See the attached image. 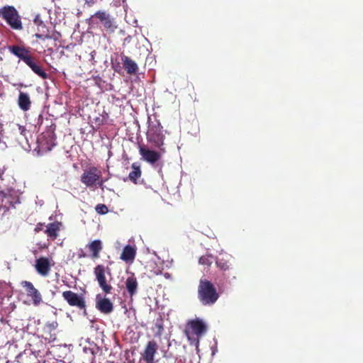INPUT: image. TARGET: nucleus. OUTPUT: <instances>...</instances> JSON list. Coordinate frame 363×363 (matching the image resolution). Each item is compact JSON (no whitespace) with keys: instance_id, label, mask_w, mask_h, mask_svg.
I'll return each mask as SVG.
<instances>
[{"instance_id":"1","label":"nucleus","mask_w":363,"mask_h":363,"mask_svg":"<svg viewBox=\"0 0 363 363\" xmlns=\"http://www.w3.org/2000/svg\"><path fill=\"white\" fill-rule=\"evenodd\" d=\"M151 118H149V123ZM147 143L139 145V151L143 159H159V129L155 125L150 123L147 132Z\"/></svg>"},{"instance_id":"2","label":"nucleus","mask_w":363,"mask_h":363,"mask_svg":"<svg viewBox=\"0 0 363 363\" xmlns=\"http://www.w3.org/2000/svg\"><path fill=\"white\" fill-rule=\"evenodd\" d=\"M0 17L4 19L11 28L16 30L23 29L21 16L13 6H5L0 9Z\"/></svg>"},{"instance_id":"3","label":"nucleus","mask_w":363,"mask_h":363,"mask_svg":"<svg viewBox=\"0 0 363 363\" xmlns=\"http://www.w3.org/2000/svg\"><path fill=\"white\" fill-rule=\"evenodd\" d=\"M89 21V24H94L100 22L103 24L104 28L110 33H113L116 28L111 15L105 11H97L91 16Z\"/></svg>"},{"instance_id":"4","label":"nucleus","mask_w":363,"mask_h":363,"mask_svg":"<svg viewBox=\"0 0 363 363\" xmlns=\"http://www.w3.org/2000/svg\"><path fill=\"white\" fill-rule=\"evenodd\" d=\"M55 125L52 124L48 127L46 131L42 133V137L40 139L39 148L42 152H49L55 145L56 135L55 133Z\"/></svg>"},{"instance_id":"5","label":"nucleus","mask_w":363,"mask_h":363,"mask_svg":"<svg viewBox=\"0 0 363 363\" xmlns=\"http://www.w3.org/2000/svg\"><path fill=\"white\" fill-rule=\"evenodd\" d=\"M65 301L72 307H76L79 310H86V301L83 294H78L72 291H65L62 294Z\"/></svg>"},{"instance_id":"6","label":"nucleus","mask_w":363,"mask_h":363,"mask_svg":"<svg viewBox=\"0 0 363 363\" xmlns=\"http://www.w3.org/2000/svg\"><path fill=\"white\" fill-rule=\"evenodd\" d=\"M101 177V171L96 167H92L84 172L81 176V182L88 187H91L97 184L102 185V182H100Z\"/></svg>"},{"instance_id":"7","label":"nucleus","mask_w":363,"mask_h":363,"mask_svg":"<svg viewBox=\"0 0 363 363\" xmlns=\"http://www.w3.org/2000/svg\"><path fill=\"white\" fill-rule=\"evenodd\" d=\"M94 274L103 291L105 294H110L112 290V286L106 282L105 267L103 264H98L94 269Z\"/></svg>"},{"instance_id":"8","label":"nucleus","mask_w":363,"mask_h":363,"mask_svg":"<svg viewBox=\"0 0 363 363\" xmlns=\"http://www.w3.org/2000/svg\"><path fill=\"white\" fill-rule=\"evenodd\" d=\"M21 285L26 289L27 295L32 298L35 306H38L43 301L40 293L30 281H23Z\"/></svg>"},{"instance_id":"9","label":"nucleus","mask_w":363,"mask_h":363,"mask_svg":"<svg viewBox=\"0 0 363 363\" xmlns=\"http://www.w3.org/2000/svg\"><path fill=\"white\" fill-rule=\"evenodd\" d=\"M125 286L128 296L132 300L138 291V281L133 273H130V275L125 279Z\"/></svg>"},{"instance_id":"10","label":"nucleus","mask_w":363,"mask_h":363,"mask_svg":"<svg viewBox=\"0 0 363 363\" xmlns=\"http://www.w3.org/2000/svg\"><path fill=\"white\" fill-rule=\"evenodd\" d=\"M36 272L43 277H47L51 269V264L48 257H40L35 261Z\"/></svg>"},{"instance_id":"11","label":"nucleus","mask_w":363,"mask_h":363,"mask_svg":"<svg viewBox=\"0 0 363 363\" xmlns=\"http://www.w3.org/2000/svg\"><path fill=\"white\" fill-rule=\"evenodd\" d=\"M9 51L23 60L26 64L33 57L28 49L23 46L12 45L9 47Z\"/></svg>"},{"instance_id":"12","label":"nucleus","mask_w":363,"mask_h":363,"mask_svg":"<svg viewBox=\"0 0 363 363\" xmlns=\"http://www.w3.org/2000/svg\"><path fill=\"white\" fill-rule=\"evenodd\" d=\"M61 226L62 223L58 221L48 223L45 225L44 233L47 235L49 240L54 241L59 235Z\"/></svg>"},{"instance_id":"13","label":"nucleus","mask_w":363,"mask_h":363,"mask_svg":"<svg viewBox=\"0 0 363 363\" xmlns=\"http://www.w3.org/2000/svg\"><path fill=\"white\" fill-rule=\"evenodd\" d=\"M121 59L123 65V68L128 74H135L138 72V66L137 63L130 57L125 55L123 53H121Z\"/></svg>"},{"instance_id":"14","label":"nucleus","mask_w":363,"mask_h":363,"mask_svg":"<svg viewBox=\"0 0 363 363\" xmlns=\"http://www.w3.org/2000/svg\"><path fill=\"white\" fill-rule=\"evenodd\" d=\"M96 307L100 312L104 314H109L113 311L112 302L108 298H101L99 296L96 298Z\"/></svg>"},{"instance_id":"15","label":"nucleus","mask_w":363,"mask_h":363,"mask_svg":"<svg viewBox=\"0 0 363 363\" xmlns=\"http://www.w3.org/2000/svg\"><path fill=\"white\" fill-rule=\"evenodd\" d=\"M157 350V345L155 341H150L148 342L145 350L143 354V359L147 363H152L154 359L155 354L156 353Z\"/></svg>"},{"instance_id":"16","label":"nucleus","mask_w":363,"mask_h":363,"mask_svg":"<svg viewBox=\"0 0 363 363\" xmlns=\"http://www.w3.org/2000/svg\"><path fill=\"white\" fill-rule=\"evenodd\" d=\"M136 255V250L130 245H126L121 255V259L125 262H132Z\"/></svg>"},{"instance_id":"17","label":"nucleus","mask_w":363,"mask_h":363,"mask_svg":"<svg viewBox=\"0 0 363 363\" xmlns=\"http://www.w3.org/2000/svg\"><path fill=\"white\" fill-rule=\"evenodd\" d=\"M89 250L91 252L92 259H97L99 257V254L102 250V242L99 240H95L87 245Z\"/></svg>"},{"instance_id":"18","label":"nucleus","mask_w":363,"mask_h":363,"mask_svg":"<svg viewBox=\"0 0 363 363\" xmlns=\"http://www.w3.org/2000/svg\"><path fill=\"white\" fill-rule=\"evenodd\" d=\"M18 105L19 108L23 111H27L30 109L31 101L27 93H19L18 98Z\"/></svg>"},{"instance_id":"19","label":"nucleus","mask_w":363,"mask_h":363,"mask_svg":"<svg viewBox=\"0 0 363 363\" xmlns=\"http://www.w3.org/2000/svg\"><path fill=\"white\" fill-rule=\"evenodd\" d=\"M26 65L32 69V71L40 77L43 79H46L48 77V74L43 70L41 66L38 65L34 58L32 57Z\"/></svg>"},{"instance_id":"20","label":"nucleus","mask_w":363,"mask_h":363,"mask_svg":"<svg viewBox=\"0 0 363 363\" xmlns=\"http://www.w3.org/2000/svg\"><path fill=\"white\" fill-rule=\"evenodd\" d=\"M131 167H132V170L129 173L128 177L131 182L136 184L137 180L141 176L140 164L138 162H134V163H133Z\"/></svg>"},{"instance_id":"21","label":"nucleus","mask_w":363,"mask_h":363,"mask_svg":"<svg viewBox=\"0 0 363 363\" xmlns=\"http://www.w3.org/2000/svg\"><path fill=\"white\" fill-rule=\"evenodd\" d=\"M36 38L41 39V40H45V39H54L57 40L59 37L60 36V33L54 31L52 35L50 34L49 30H47L45 32V30H43V33H35V35Z\"/></svg>"},{"instance_id":"22","label":"nucleus","mask_w":363,"mask_h":363,"mask_svg":"<svg viewBox=\"0 0 363 363\" xmlns=\"http://www.w3.org/2000/svg\"><path fill=\"white\" fill-rule=\"evenodd\" d=\"M13 198L11 193H9L3 199L2 205H0V208H2L4 212L9 210L11 207H13Z\"/></svg>"},{"instance_id":"23","label":"nucleus","mask_w":363,"mask_h":363,"mask_svg":"<svg viewBox=\"0 0 363 363\" xmlns=\"http://www.w3.org/2000/svg\"><path fill=\"white\" fill-rule=\"evenodd\" d=\"M34 23L38 26V33H43V30H45V32H47V30H48V29L47 28L45 24L43 22V21H41L38 18H35L34 20Z\"/></svg>"},{"instance_id":"24","label":"nucleus","mask_w":363,"mask_h":363,"mask_svg":"<svg viewBox=\"0 0 363 363\" xmlns=\"http://www.w3.org/2000/svg\"><path fill=\"white\" fill-rule=\"evenodd\" d=\"M96 211L101 215L106 214L108 211V207L105 204L99 203L96 206Z\"/></svg>"},{"instance_id":"25","label":"nucleus","mask_w":363,"mask_h":363,"mask_svg":"<svg viewBox=\"0 0 363 363\" xmlns=\"http://www.w3.org/2000/svg\"><path fill=\"white\" fill-rule=\"evenodd\" d=\"M10 193V190L9 189H0V205H2V199Z\"/></svg>"},{"instance_id":"26","label":"nucleus","mask_w":363,"mask_h":363,"mask_svg":"<svg viewBox=\"0 0 363 363\" xmlns=\"http://www.w3.org/2000/svg\"><path fill=\"white\" fill-rule=\"evenodd\" d=\"M45 225L44 223H38L35 229H34V231L35 233H38L40 231H44L45 230Z\"/></svg>"},{"instance_id":"27","label":"nucleus","mask_w":363,"mask_h":363,"mask_svg":"<svg viewBox=\"0 0 363 363\" xmlns=\"http://www.w3.org/2000/svg\"><path fill=\"white\" fill-rule=\"evenodd\" d=\"M18 130L20 132V133L23 135L25 136L26 135V129L24 126L23 125H18Z\"/></svg>"},{"instance_id":"28","label":"nucleus","mask_w":363,"mask_h":363,"mask_svg":"<svg viewBox=\"0 0 363 363\" xmlns=\"http://www.w3.org/2000/svg\"><path fill=\"white\" fill-rule=\"evenodd\" d=\"M96 1H97V0H85V3H86L89 6H92L93 5H94V4L96 3Z\"/></svg>"},{"instance_id":"29","label":"nucleus","mask_w":363,"mask_h":363,"mask_svg":"<svg viewBox=\"0 0 363 363\" xmlns=\"http://www.w3.org/2000/svg\"><path fill=\"white\" fill-rule=\"evenodd\" d=\"M4 171H5V169H0V179L2 180L1 179V176L3 175V174L4 173Z\"/></svg>"},{"instance_id":"30","label":"nucleus","mask_w":363,"mask_h":363,"mask_svg":"<svg viewBox=\"0 0 363 363\" xmlns=\"http://www.w3.org/2000/svg\"><path fill=\"white\" fill-rule=\"evenodd\" d=\"M79 257H86V255L82 252V253L79 255Z\"/></svg>"},{"instance_id":"31","label":"nucleus","mask_w":363,"mask_h":363,"mask_svg":"<svg viewBox=\"0 0 363 363\" xmlns=\"http://www.w3.org/2000/svg\"><path fill=\"white\" fill-rule=\"evenodd\" d=\"M148 162H150L152 164H154L155 162H157V160H147Z\"/></svg>"},{"instance_id":"32","label":"nucleus","mask_w":363,"mask_h":363,"mask_svg":"<svg viewBox=\"0 0 363 363\" xmlns=\"http://www.w3.org/2000/svg\"><path fill=\"white\" fill-rule=\"evenodd\" d=\"M38 121H43V117L41 115L39 116Z\"/></svg>"},{"instance_id":"33","label":"nucleus","mask_w":363,"mask_h":363,"mask_svg":"<svg viewBox=\"0 0 363 363\" xmlns=\"http://www.w3.org/2000/svg\"><path fill=\"white\" fill-rule=\"evenodd\" d=\"M111 156H112V155L109 152L108 157H111Z\"/></svg>"},{"instance_id":"34","label":"nucleus","mask_w":363,"mask_h":363,"mask_svg":"<svg viewBox=\"0 0 363 363\" xmlns=\"http://www.w3.org/2000/svg\"><path fill=\"white\" fill-rule=\"evenodd\" d=\"M52 1H55V0H52Z\"/></svg>"},{"instance_id":"35","label":"nucleus","mask_w":363,"mask_h":363,"mask_svg":"<svg viewBox=\"0 0 363 363\" xmlns=\"http://www.w3.org/2000/svg\"><path fill=\"white\" fill-rule=\"evenodd\" d=\"M6 363H9V362H7Z\"/></svg>"}]
</instances>
